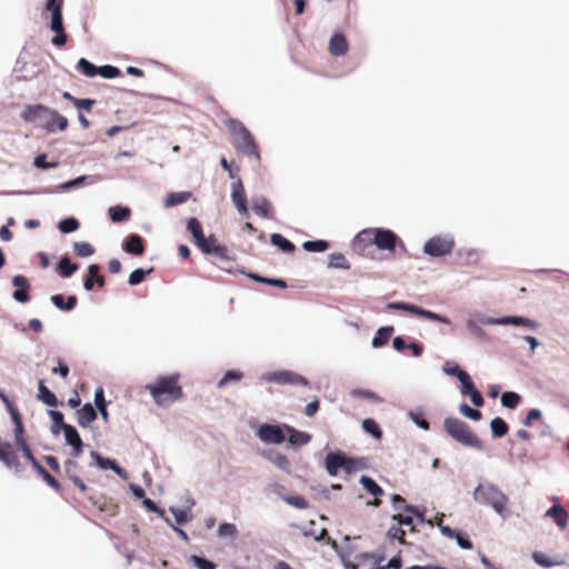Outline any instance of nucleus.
I'll return each mask as SVG.
<instances>
[{
	"label": "nucleus",
	"instance_id": "774afa93",
	"mask_svg": "<svg viewBox=\"0 0 569 569\" xmlns=\"http://www.w3.org/2000/svg\"><path fill=\"white\" fill-rule=\"evenodd\" d=\"M442 371H443V373H446L448 376L456 377L458 380H459V377H461V375L467 373L466 371L460 369L459 365H457V363L450 365L449 362H446L443 365Z\"/></svg>",
	"mask_w": 569,
	"mask_h": 569
},
{
	"label": "nucleus",
	"instance_id": "dca6fc26",
	"mask_svg": "<svg viewBox=\"0 0 569 569\" xmlns=\"http://www.w3.org/2000/svg\"><path fill=\"white\" fill-rule=\"evenodd\" d=\"M63 435L66 443L72 448L71 455L73 457H79L83 448V441L76 427L72 425H67Z\"/></svg>",
	"mask_w": 569,
	"mask_h": 569
},
{
	"label": "nucleus",
	"instance_id": "473e14b6",
	"mask_svg": "<svg viewBox=\"0 0 569 569\" xmlns=\"http://www.w3.org/2000/svg\"><path fill=\"white\" fill-rule=\"evenodd\" d=\"M78 269L79 266L72 262L68 256H63L57 264V271L64 279L70 278Z\"/></svg>",
	"mask_w": 569,
	"mask_h": 569
},
{
	"label": "nucleus",
	"instance_id": "09e8293b",
	"mask_svg": "<svg viewBox=\"0 0 569 569\" xmlns=\"http://www.w3.org/2000/svg\"><path fill=\"white\" fill-rule=\"evenodd\" d=\"M248 277L257 282L266 283L281 289H286L288 287L287 282L280 278H267L257 273H249Z\"/></svg>",
	"mask_w": 569,
	"mask_h": 569
},
{
	"label": "nucleus",
	"instance_id": "4be33fe9",
	"mask_svg": "<svg viewBox=\"0 0 569 569\" xmlns=\"http://www.w3.org/2000/svg\"><path fill=\"white\" fill-rule=\"evenodd\" d=\"M0 461L9 468L19 467L18 456L10 442H0Z\"/></svg>",
	"mask_w": 569,
	"mask_h": 569
},
{
	"label": "nucleus",
	"instance_id": "1a4fd4ad",
	"mask_svg": "<svg viewBox=\"0 0 569 569\" xmlns=\"http://www.w3.org/2000/svg\"><path fill=\"white\" fill-rule=\"evenodd\" d=\"M455 247L452 236H435L428 239L422 248L425 254L432 258H441L449 254Z\"/></svg>",
	"mask_w": 569,
	"mask_h": 569
},
{
	"label": "nucleus",
	"instance_id": "f3484780",
	"mask_svg": "<svg viewBox=\"0 0 569 569\" xmlns=\"http://www.w3.org/2000/svg\"><path fill=\"white\" fill-rule=\"evenodd\" d=\"M12 284L17 287L12 293V298L20 303L28 302L30 300L28 279L22 274H17L12 278Z\"/></svg>",
	"mask_w": 569,
	"mask_h": 569
},
{
	"label": "nucleus",
	"instance_id": "0e129e2a",
	"mask_svg": "<svg viewBox=\"0 0 569 569\" xmlns=\"http://www.w3.org/2000/svg\"><path fill=\"white\" fill-rule=\"evenodd\" d=\"M459 381L461 383L460 392L462 396H469L476 389L469 373L461 375Z\"/></svg>",
	"mask_w": 569,
	"mask_h": 569
},
{
	"label": "nucleus",
	"instance_id": "4c0bfd02",
	"mask_svg": "<svg viewBox=\"0 0 569 569\" xmlns=\"http://www.w3.org/2000/svg\"><path fill=\"white\" fill-rule=\"evenodd\" d=\"M270 242L286 253H290L296 249V246L280 233H272L270 236Z\"/></svg>",
	"mask_w": 569,
	"mask_h": 569
},
{
	"label": "nucleus",
	"instance_id": "72a5a7b5",
	"mask_svg": "<svg viewBox=\"0 0 569 569\" xmlns=\"http://www.w3.org/2000/svg\"><path fill=\"white\" fill-rule=\"evenodd\" d=\"M108 212L110 220L116 223L128 220L131 214L130 208L121 204L110 207Z\"/></svg>",
	"mask_w": 569,
	"mask_h": 569
},
{
	"label": "nucleus",
	"instance_id": "39448f33",
	"mask_svg": "<svg viewBox=\"0 0 569 569\" xmlns=\"http://www.w3.org/2000/svg\"><path fill=\"white\" fill-rule=\"evenodd\" d=\"M179 373L160 376L156 383L146 386V389L152 396L157 405L162 403V396L167 395L171 400H178L182 397V388L179 386Z\"/></svg>",
	"mask_w": 569,
	"mask_h": 569
},
{
	"label": "nucleus",
	"instance_id": "a19ab883",
	"mask_svg": "<svg viewBox=\"0 0 569 569\" xmlns=\"http://www.w3.org/2000/svg\"><path fill=\"white\" fill-rule=\"evenodd\" d=\"M490 430L493 438H502L508 433L509 428L502 418L496 417L490 421Z\"/></svg>",
	"mask_w": 569,
	"mask_h": 569
},
{
	"label": "nucleus",
	"instance_id": "3c124183",
	"mask_svg": "<svg viewBox=\"0 0 569 569\" xmlns=\"http://www.w3.org/2000/svg\"><path fill=\"white\" fill-rule=\"evenodd\" d=\"M242 377H243V373L239 370H234V369L228 370V371H226L223 377L218 381L217 388L221 389L230 382H238L242 379Z\"/></svg>",
	"mask_w": 569,
	"mask_h": 569
},
{
	"label": "nucleus",
	"instance_id": "0eeeda50",
	"mask_svg": "<svg viewBox=\"0 0 569 569\" xmlns=\"http://www.w3.org/2000/svg\"><path fill=\"white\" fill-rule=\"evenodd\" d=\"M54 114L56 110L43 104H32L23 109L21 118L26 122L34 123L48 132H56Z\"/></svg>",
	"mask_w": 569,
	"mask_h": 569
},
{
	"label": "nucleus",
	"instance_id": "bf43d9fd",
	"mask_svg": "<svg viewBox=\"0 0 569 569\" xmlns=\"http://www.w3.org/2000/svg\"><path fill=\"white\" fill-rule=\"evenodd\" d=\"M362 429L376 439L382 437V431L373 419H365L362 421Z\"/></svg>",
	"mask_w": 569,
	"mask_h": 569
},
{
	"label": "nucleus",
	"instance_id": "9b49d317",
	"mask_svg": "<svg viewBox=\"0 0 569 569\" xmlns=\"http://www.w3.org/2000/svg\"><path fill=\"white\" fill-rule=\"evenodd\" d=\"M261 380L282 385V386H286V385L302 386V387L309 386V380L306 377H303L295 371H291V370H278V371L267 372V373L262 375Z\"/></svg>",
	"mask_w": 569,
	"mask_h": 569
},
{
	"label": "nucleus",
	"instance_id": "f704fd0d",
	"mask_svg": "<svg viewBox=\"0 0 569 569\" xmlns=\"http://www.w3.org/2000/svg\"><path fill=\"white\" fill-rule=\"evenodd\" d=\"M192 197L190 191L171 192L164 199V208L169 209L187 202Z\"/></svg>",
	"mask_w": 569,
	"mask_h": 569
},
{
	"label": "nucleus",
	"instance_id": "c756f323",
	"mask_svg": "<svg viewBox=\"0 0 569 569\" xmlns=\"http://www.w3.org/2000/svg\"><path fill=\"white\" fill-rule=\"evenodd\" d=\"M108 403L109 402L104 398V390L101 386H99L94 391V408L97 410V413H100L104 422L109 421V413L107 409Z\"/></svg>",
	"mask_w": 569,
	"mask_h": 569
},
{
	"label": "nucleus",
	"instance_id": "b1692460",
	"mask_svg": "<svg viewBox=\"0 0 569 569\" xmlns=\"http://www.w3.org/2000/svg\"><path fill=\"white\" fill-rule=\"evenodd\" d=\"M286 436L288 435V441L292 446H303L310 442L311 436L306 431H300L291 426L284 425Z\"/></svg>",
	"mask_w": 569,
	"mask_h": 569
},
{
	"label": "nucleus",
	"instance_id": "79ce46f5",
	"mask_svg": "<svg viewBox=\"0 0 569 569\" xmlns=\"http://www.w3.org/2000/svg\"><path fill=\"white\" fill-rule=\"evenodd\" d=\"M33 470L43 479V481L53 490H60V483L46 470V468L38 462Z\"/></svg>",
	"mask_w": 569,
	"mask_h": 569
},
{
	"label": "nucleus",
	"instance_id": "20e7f679",
	"mask_svg": "<svg viewBox=\"0 0 569 569\" xmlns=\"http://www.w3.org/2000/svg\"><path fill=\"white\" fill-rule=\"evenodd\" d=\"M443 428L457 442L477 450L483 449L482 441L472 432L471 428L465 421L449 417L443 420Z\"/></svg>",
	"mask_w": 569,
	"mask_h": 569
},
{
	"label": "nucleus",
	"instance_id": "603ef678",
	"mask_svg": "<svg viewBox=\"0 0 569 569\" xmlns=\"http://www.w3.org/2000/svg\"><path fill=\"white\" fill-rule=\"evenodd\" d=\"M238 536V529L236 525L230 522H222L218 528V537L220 539H236Z\"/></svg>",
	"mask_w": 569,
	"mask_h": 569
},
{
	"label": "nucleus",
	"instance_id": "c9c22d12",
	"mask_svg": "<svg viewBox=\"0 0 569 569\" xmlns=\"http://www.w3.org/2000/svg\"><path fill=\"white\" fill-rule=\"evenodd\" d=\"M49 417L51 418L52 425H51V433L57 436L61 431H64V428L68 423L64 422V416L59 410H49L48 411Z\"/></svg>",
	"mask_w": 569,
	"mask_h": 569
},
{
	"label": "nucleus",
	"instance_id": "e2e57ef3",
	"mask_svg": "<svg viewBox=\"0 0 569 569\" xmlns=\"http://www.w3.org/2000/svg\"><path fill=\"white\" fill-rule=\"evenodd\" d=\"M121 74V71L118 67L111 64H104L99 67L98 76H101L104 79H114Z\"/></svg>",
	"mask_w": 569,
	"mask_h": 569
},
{
	"label": "nucleus",
	"instance_id": "052dcab7",
	"mask_svg": "<svg viewBox=\"0 0 569 569\" xmlns=\"http://www.w3.org/2000/svg\"><path fill=\"white\" fill-rule=\"evenodd\" d=\"M73 251L78 257L87 258L94 253V248L89 242H74Z\"/></svg>",
	"mask_w": 569,
	"mask_h": 569
},
{
	"label": "nucleus",
	"instance_id": "f8f14e48",
	"mask_svg": "<svg viewBox=\"0 0 569 569\" xmlns=\"http://www.w3.org/2000/svg\"><path fill=\"white\" fill-rule=\"evenodd\" d=\"M256 435L264 443L280 445L286 441L284 425L262 423Z\"/></svg>",
	"mask_w": 569,
	"mask_h": 569
},
{
	"label": "nucleus",
	"instance_id": "ea45409f",
	"mask_svg": "<svg viewBox=\"0 0 569 569\" xmlns=\"http://www.w3.org/2000/svg\"><path fill=\"white\" fill-rule=\"evenodd\" d=\"M391 506L399 515L401 511L407 513L416 512V506L409 505L405 498L396 493L391 495Z\"/></svg>",
	"mask_w": 569,
	"mask_h": 569
},
{
	"label": "nucleus",
	"instance_id": "338daca9",
	"mask_svg": "<svg viewBox=\"0 0 569 569\" xmlns=\"http://www.w3.org/2000/svg\"><path fill=\"white\" fill-rule=\"evenodd\" d=\"M283 501L287 502L288 505H290L297 509H301V510H305L309 507L308 501L302 496L283 497Z\"/></svg>",
	"mask_w": 569,
	"mask_h": 569
},
{
	"label": "nucleus",
	"instance_id": "58836bf2",
	"mask_svg": "<svg viewBox=\"0 0 569 569\" xmlns=\"http://www.w3.org/2000/svg\"><path fill=\"white\" fill-rule=\"evenodd\" d=\"M231 200L236 207L240 206V203H247L244 187L241 179H238L231 186Z\"/></svg>",
	"mask_w": 569,
	"mask_h": 569
},
{
	"label": "nucleus",
	"instance_id": "ddd939ff",
	"mask_svg": "<svg viewBox=\"0 0 569 569\" xmlns=\"http://www.w3.org/2000/svg\"><path fill=\"white\" fill-rule=\"evenodd\" d=\"M90 457L92 459V466H96L101 470H112L122 480H127L129 478L128 472L121 468L114 459L103 457L96 450L90 451Z\"/></svg>",
	"mask_w": 569,
	"mask_h": 569
},
{
	"label": "nucleus",
	"instance_id": "7c9ffc66",
	"mask_svg": "<svg viewBox=\"0 0 569 569\" xmlns=\"http://www.w3.org/2000/svg\"><path fill=\"white\" fill-rule=\"evenodd\" d=\"M393 331L395 328L392 326L380 327L371 340V346L376 349L383 347L389 341Z\"/></svg>",
	"mask_w": 569,
	"mask_h": 569
},
{
	"label": "nucleus",
	"instance_id": "cd10ccee",
	"mask_svg": "<svg viewBox=\"0 0 569 569\" xmlns=\"http://www.w3.org/2000/svg\"><path fill=\"white\" fill-rule=\"evenodd\" d=\"M546 517L551 518L555 520V522L560 528H566L568 523V513L565 510V508L560 503H555L552 507H550L547 512Z\"/></svg>",
	"mask_w": 569,
	"mask_h": 569
},
{
	"label": "nucleus",
	"instance_id": "5fc2aeb1",
	"mask_svg": "<svg viewBox=\"0 0 569 569\" xmlns=\"http://www.w3.org/2000/svg\"><path fill=\"white\" fill-rule=\"evenodd\" d=\"M189 561L197 568V569H216L217 565L207 559L206 557L198 556V555H191L189 558Z\"/></svg>",
	"mask_w": 569,
	"mask_h": 569
},
{
	"label": "nucleus",
	"instance_id": "2eb2a0df",
	"mask_svg": "<svg viewBox=\"0 0 569 569\" xmlns=\"http://www.w3.org/2000/svg\"><path fill=\"white\" fill-rule=\"evenodd\" d=\"M63 0H47L46 10L51 13L49 28L51 31L64 28L62 18Z\"/></svg>",
	"mask_w": 569,
	"mask_h": 569
},
{
	"label": "nucleus",
	"instance_id": "a18cd8bd",
	"mask_svg": "<svg viewBox=\"0 0 569 569\" xmlns=\"http://www.w3.org/2000/svg\"><path fill=\"white\" fill-rule=\"evenodd\" d=\"M328 267L335 268V269H342V270L350 269L349 262L347 261L345 254H342L341 252H332L329 256Z\"/></svg>",
	"mask_w": 569,
	"mask_h": 569
},
{
	"label": "nucleus",
	"instance_id": "49530a36",
	"mask_svg": "<svg viewBox=\"0 0 569 569\" xmlns=\"http://www.w3.org/2000/svg\"><path fill=\"white\" fill-rule=\"evenodd\" d=\"M329 246L327 240H308L302 243V249L308 252H325Z\"/></svg>",
	"mask_w": 569,
	"mask_h": 569
},
{
	"label": "nucleus",
	"instance_id": "f257e3e1",
	"mask_svg": "<svg viewBox=\"0 0 569 569\" xmlns=\"http://www.w3.org/2000/svg\"><path fill=\"white\" fill-rule=\"evenodd\" d=\"M481 325L487 326H521L532 330H537L540 325L538 321L522 317V316H502L489 317L482 312H475L466 318V328L469 333L479 341H489V336Z\"/></svg>",
	"mask_w": 569,
	"mask_h": 569
},
{
	"label": "nucleus",
	"instance_id": "680f3d73",
	"mask_svg": "<svg viewBox=\"0 0 569 569\" xmlns=\"http://www.w3.org/2000/svg\"><path fill=\"white\" fill-rule=\"evenodd\" d=\"M459 412L463 417H466L470 420H473V421H479L482 417L481 411H479L478 409L471 408L469 405H467L465 402L459 406Z\"/></svg>",
	"mask_w": 569,
	"mask_h": 569
},
{
	"label": "nucleus",
	"instance_id": "9d476101",
	"mask_svg": "<svg viewBox=\"0 0 569 569\" xmlns=\"http://www.w3.org/2000/svg\"><path fill=\"white\" fill-rule=\"evenodd\" d=\"M98 181L96 176H80L69 181L60 183L56 190H43L40 193H63L69 192L72 189L82 187L84 183L93 184ZM36 191L20 190V191H3L1 194H34Z\"/></svg>",
	"mask_w": 569,
	"mask_h": 569
},
{
	"label": "nucleus",
	"instance_id": "423d86ee",
	"mask_svg": "<svg viewBox=\"0 0 569 569\" xmlns=\"http://www.w3.org/2000/svg\"><path fill=\"white\" fill-rule=\"evenodd\" d=\"M365 240L370 241L379 250L392 251L395 250L398 243H401V246L403 247V243L401 242L397 233L390 229L385 228L365 229L360 231L355 238V241Z\"/></svg>",
	"mask_w": 569,
	"mask_h": 569
},
{
	"label": "nucleus",
	"instance_id": "5701e85b",
	"mask_svg": "<svg viewBox=\"0 0 569 569\" xmlns=\"http://www.w3.org/2000/svg\"><path fill=\"white\" fill-rule=\"evenodd\" d=\"M329 51L335 57H342L348 51V41L342 33H335L329 41Z\"/></svg>",
	"mask_w": 569,
	"mask_h": 569
},
{
	"label": "nucleus",
	"instance_id": "a878e982",
	"mask_svg": "<svg viewBox=\"0 0 569 569\" xmlns=\"http://www.w3.org/2000/svg\"><path fill=\"white\" fill-rule=\"evenodd\" d=\"M37 398L48 407H57L59 405L57 396L46 386L43 379L38 382Z\"/></svg>",
	"mask_w": 569,
	"mask_h": 569
},
{
	"label": "nucleus",
	"instance_id": "e433bc0d",
	"mask_svg": "<svg viewBox=\"0 0 569 569\" xmlns=\"http://www.w3.org/2000/svg\"><path fill=\"white\" fill-rule=\"evenodd\" d=\"M359 482L368 493L376 498L385 493L383 489L369 476H361Z\"/></svg>",
	"mask_w": 569,
	"mask_h": 569
},
{
	"label": "nucleus",
	"instance_id": "c85d7f7f",
	"mask_svg": "<svg viewBox=\"0 0 569 569\" xmlns=\"http://www.w3.org/2000/svg\"><path fill=\"white\" fill-rule=\"evenodd\" d=\"M50 300L54 307H57L58 309H60L62 311L73 310L78 302V299L74 295H70L66 299L64 296L57 293V295L51 296Z\"/></svg>",
	"mask_w": 569,
	"mask_h": 569
},
{
	"label": "nucleus",
	"instance_id": "6e6552de",
	"mask_svg": "<svg viewBox=\"0 0 569 569\" xmlns=\"http://www.w3.org/2000/svg\"><path fill=\"white\" fill-rule=\"evenodd\" d=\"M386 308L388 310H401V311L410 312L417 317L425 318L429 321H436V322H440L443 325L451 323V321L448 317L437 313V312H433L431 310L423 309V308L416 306L413 303H410V302L393 301V302L387 303Z\"/></svg>",
	"mask_w": 569,
	"mask_h": 569
},
{
	"label": "nucleus",
	"instance_id": "7ed1b4c3",
	"mask_svg": "<svg viewBox=\"0 0 569 569\" xmlns=\"http://www.w3.org/2000/svg\"><path fill=\"white\" fill-rule=\"evenodd\" d=\"M227 127L232 137V143L236 150L242 154L253 157L259 160L260 154L254 138L244 124L239 120L229 119L227 121Z\"/></svg>",
	"mask_w": 569,
	"mask_h": 569
},
{
	"label": "nucleus",
	"instance_id": "a211bd4d",
	"mask_svg": "<svg viewBox=\"0 0 569 569\" xmlns=\"http://www.w3.org/2000/svg\"><path fill=\"white\" fill-rule=\"evenodd\" d=\"M122 250L127 253L141 256L144 253L142 237L136 233L129 234L122 242Z\"/></svg>",
	"mask_w": 569,
	"mask_h": 569
},
{
	"label": "nucleus",
	"instance_id": "4468645a",
	"mask_svg": "<svg viewBox=\"0 0 569 569\" xmlns=\"http://www.w3.org/2000/svg\"><path fill=\"white\" fill-rule=\"evenodd\" d=\"M196 244L204 254H214L221 259L228 258L227 248L219 244L214 236H203L196 242Z\"/></svg>",
	"mask_w": 569,
	"mask_h": 569
},
{
	"label": "nucleus",
	"instance_id": "de8ad7c7",
	"mask_svg": "<svg viewBox=\"0 0 569 569\" xmlns=\"http://www.w3.org/2000/svg\"><path fill=\"white\" fill-rule=\"evenodd\" d=\"M152 271H153V268H149V269L137 268L129 274L128 283L132 287L138 286V284L142 283L144 281L146 277L149 276Z\"/></svg>",
	"mask_w": 569,
	"mask_h": 569
},
{
	"label": "nucleus",
	"instance_id": "2f4dec72",
	"mask_svg": "<svg viewBox=\"0 0 569 569\" xmlns=\"http://www.w3.org/2000/svg\"><path fill=\"white\" fill-rule=\"evenodd\" d=\"M407 417L417 428L426 431L430 429L429 422L425 419V410L422 407L409 410Z\"/></svg>",
	"mask_w": 569,
	"mask_h": 569
},
{
	"label": "nucleus",
	"instance_id": "bb28decb",
	"mask_svg": "<svg viewBox=\"0 0 569 569\" xmlns=\"http://www.w3.org/2000/svg\"><path fill=\"white\" fill-rule=\"evenodd\" d=\"M252 210L262 218H270L272 212V206L270 201L262 196L252 197L251 199Z\"/></svg>",
	"mask_w": 569,
	"mask_h": 569
},
{
	"label": "nucleus",
	"instance_id": "69168bd1",
	"mask_svg": "<svg viewBox=\"0 0 569 569\" xmlns=\"http://www.w3.org/2000/svg\"><path fill=\"white\" fill-rule=\"evenodd\" d=\"M33 166L38 169L48 170V169L57 168L58 162H56V161L48 162L46 153H40L33 159Z\"/></svg>",
	"mask_w": 569,
	"mask_h": 569
},
{
	"label": "nucleus",
	"instance_id": "412c9836",
	"mask_svg": "<svg viewBox=\"0 0 569 569\" xmlns=\"http://www.w3.org/2000/svg\"><path fill=\"white\" fill-rule=\"evenodd\" d=\"M342 466H343V452L332 451L326 456L325 467H326L327 472L330 476H332V477L337 476L338 470L342 469Z\"/></svg>",
	"mask_w": 569,
	"mask_h": 569
},
{
	"label": "nucleus",
	"instance_id": "6e6d98bb",
	"mask_svg": "<svg viewBox=\"0 0 569 569\" xmlns=\"http://www.w3.org/2000/svg\"><path fill=\"white\" fill-rule=\"evenodd\" d=\"M187 229L192 234L194 241L197 242L201 237H203V230L200 221L192 217L187 221Z\"/></svg>",
	"mask_w": 569,
	"mask_h": 569
},
{
	"label": "nucleus",
	"instance_id": "6ab92c4d",
	"mask_svg": "<svg viewBox=\"0 0 569 569\" xmlns=\"http://www.w3.org/2000/svg\"><path fill=\"white\" fill-rule=\"evenodd\" d=\"M261 456L273 463L278 469L290 473V462L288 458L274 449L263 450Z\"/></svg>",
	"mask_w": 569,
	"mask_h": 569
},
{
	"label": "nucleus",
	"instance_id": "13d9d810",
	"mask_svg": "<svg viewBox=\"0 0 569 569\" xmlns=\"http://www.w3.org/2000/svg\"><path fill=\"white\" fill-rule=\"evenodd\" d=\"M363 463L361 462L360 459L358 458H352V457H347L345 453H343V466H342V469L348 473H352L355 472L356 470L358 469H361L363 468Z\"/></svg>",
	"mask_w": 569,
	"mask_h": 569
},
{
	"label": "nucleus",
	"instance_id": "8fccbe9b",
	"mask_svg": "<svg viewBox=\"0 0 569 569\" xmlns=\"http://www.w3.org/2000/svg\"><path fill=\"white\" fill-rule=\"evenodd\" d=\"M79 221L74 217H68L59 221L58 229L61 233L69 234L79 229Z\"/></svg>",
	"mask_w": 569,
	"mask_h": 569
},
{
	"label": "nucleus",
	"instance_id": "4d7b16f0",
	"mask_svg": "<svg viewBox=\"0 0 569 569\" xmlns=\"http://www.w3.org/2000/svg\"><path fill=\"white\" fill-rule=\"evenodd\" d=\"M531 559L539 566L543 568H552L555 566L560 565V562L551 560L548 556L540 551H533L531 553Z\"/></svg>",
	"mask_w": 569,
	"mask_h": 569
},
{
	"label": "nucleus",
	"instance_id": "393cba45",
	"mask_svg": "<svg viewBox=\"0 0 569 569\" xmlns=\"http://www.w3.org/2000/svg\"><path fill=\"white\" fill-rule=\"evenodd\" d=\"M186 503L187 506L184 509L176 507L169 508V511L172 513L178 525H184L191 520L190 511L196 502L192 498H187Z\"/></svg>",
	"mask_w": 569,
	"mask_h": 569
},
{
	"label": "nucleus",
	"instance_id": "aec40b11",
	"mask_svg": "<svg viewBox=\"0 0 569 569\" xmlns=\"http://www.w3.org/2000/svg\"><path fill=\"white\" fill-rule=\"evenodd\" d=\"M98 417L97 410L90 402L84 403L77 411V422L80 427L87 428Z\"/></svg>",
	"mask_w": 569,
	"mask_h": 569
},
{
	"label": "nucleus",
	"instance_id": "864d4df0",
	"mask_svg": "<svg viewBox=\"0 0 569 569\" xmlns=\"http://www.w3.org/2000/svg\"><path fill=\"white\" fill-rule=\"evenodd\" d=\"M521 400V397L515 391H505L501 395V405L508 409H515Z\"/></svg>",
	"mask_w": 569,
	"mask_h": 569
},
{
	"label": "nucleus",
	"instance_id": "c03bdc74",
	"mask_svg": "<svg viewBox=\"0 0 569 569\" xmlns=\"http://www.w3.org/2000/svg\"><path fill=\"white\" fill-rule=\"evenodd\" d=\"M10 416L14 423L13 432H14L16 443L18 445V443L24 442L26 441L23 438L24 428L22 425L21 415H20L19 410H14L12 412V415H10Z\"/></svg>",
	"mask_w": 569,
	"mask_h": 569
},
{
	"label": "nucleus",
	"instance_id": "f03ea898",
	"mask_svg": "<svg viewBox=\"0 0 569 569\" xmlns=\"http://www.w3.org/2000/svg\"><path fill=\"white\" fill-rule=\"evenodd\" d=\"M472 497L480 506L490 507L497 515L505 518L509 498L497 485L488 480H480Z\"/></svg>",
	"mask_w": 569,
	"mask_h": 569
},
{
	"label": "nucleus",
	"instance_id": "37998d69",
	"mask_svg": "<svg viewBox=\"0 0 569 569\" xmlns=\"http://www.w3.org/2000/svg\"><path fill=\"white\" fill-rule=\"evenodd\" d=\"M77 69L86 77L93 78L98 76L99 67L94 66L86 58H80L77 62Z\"/></svg>",
	"mask_w": 569,
	"mask_h": 569
}]
</instances>
